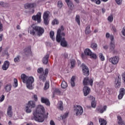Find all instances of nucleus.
I'll return each mask as SVG.
<instances>
[{"label": "nucleus", "instance_id": "nucleus-59", "mask_svg": "<svg viewBox=\"0 0 125 125\" xmlns=\"http://www.w3.org/2000/svg\"><path fill=\"white\" fill-rule=\"evenodd\" d=\"M50 125H55V123H54V121L53 120H51L50 122Z\"/></svg>", "mask_w": 125, "mask_h": 125}, {"label": "nucleus", "instance_id": "nucleus-45", "mask_svg": "<svg viewBox=\"0 0 125 125\" xmlns=\"http://www.w3.org/2000/svg\"><path fill=\"white\" fill-rule=\"evenodd\" d=\"M113 15H110L108 16V17L107 18V20L108 21H109V22H113Z\"/></svg>", "mask_w": 125, "mask_h": 125}, {"label": "nucleus", "instance_id": "nucleus-32", "mask_svg": "<svg viewBox=\"0 0 125 125\" xmlns=\"http://www.w3.org/2000/svg\"><path fill=\"white\" fill-rule=\"evenodd\" d=\"M76 112V116H81L83 113V110H77Z\"/></svg>", "mask_w": 125, "mask_h": 125}, {"label": "nucleus", "instance_id": "nucleus-23", "mask_svg": "<svg viewBox=\"0 0 125 125\" xmlns=\"http://www.w3.org/2000/svg\"><path fill=\"white\" fill-rule=\"evenodd\" d=\"M102 0L104 2H106V1H108V0ZM91 1H92V2H95L96 4H100L101 3V1L100 0H91Z\"/></svg>", "mask_w": 125, "mask_h": 125}, {"label": "nucleus", "instance_id": "nucleus-48", "mask_svg": "<svg viewBox=\"0 0 125 125\" xmlns=\"http://www.w3.org/2000/svg\"><path fill=\"white\" fill-rule=\"evenodd\" d=\"M44 23L45 25H47L48 24V22L47 21L48 18H43Z\"/></svg>", "mask_w": 125, "mask_h": 125}, {"label": "nucleus", "instance_id": "nucleus-40", "mask_svg": "<svg viewBox=\"0 0 125 125\" xmlns=\"http://www.w3.org/2000/svg\"><path fill=\"white\" fill-rule=\"evenodd\" d=\"M52 25H58V24H59V21L55 19L52 21Z\"/></svg>", "mask_w": 125, "mask_h": 125}, {"label": "nucleus", "instance_id": "nucleus-25", "mask_svg": "<svg viewBox=\"0 0 125 125\" xmlns=\"http://www.w3.org/2000/svg\"><path fill=\"white\" fill-rule=\"evenodd\" d=\"M91 33V31L90 30V25H88L85 29V33L86 35H88Z\"/></svg>", "mask_w": 125, "mask_h": 125}, {"label": "nucleus", "instance_id": "nucleus-43", "mask_svg": "<svg viewBox=\"0 0 125 125\" xmlns=\"http://www.w3.org/2000/svg\"><path fill=\"white\" fill-rule=\"evenodd\" d=\"M31 5H32V4H31V3H26L25 4H24V7L26 9H28L31 8Z\"/></svg>", "mask_w": 125, "mask_h": 125}, {"label": "nucleus", "instance_id": "nucleus-1", "mask_svg": "<svg viewBox=\"0 0 125 125\" xmlns=\"http://www.w3.org/2000/svg\"><path fill=\"white\" fill-rule=\"evenodd\" d=\"M64 31V26L62 25L60 28L58 29L57 36H56V41L58 42H60L61 45L63 47H66L67 45V42L65 40V33Z\"/></svg>", "mask_w": 125, "mask_h": 125}, {"label": "nucleus", "instance_id": "nucleus-46", "mask_svg": "<svg viewBox=\"0 0 125 125\" xmlns=\"http://www.w3.org/2000/svg\"><path fill=\"white\" fill-rule=\"evenodd\" d=\"M32 102L31 101H29L28 102V104H27V106H26V110H29V108H30V107H32Z\"/></svg>", "mask_w": 125, "mask_h": 125}, {"label": "nucleus", "instance_id": "nucleus-5", "mask_svg": "<svg viewBox=\"0 0 125 125\" xmlns=\"http://www.w3.org/2000/svg\"><path fill=\"white\" fill-rule=\"evenodd\" d=\"M32 35H37L39 37L41 36H42V34L44 33V29H43L42 27L38 26H32Z\"/></svg>", "mask_w": 125, "mask_h": 125}, {"label": "nucleus", "instance_id": "nucleus-29", "mask_svg": "<svg viewBox=\"0 0 125 125\" xmlns=\"http://www.w3.org/2000/svg\"><path fill=\"white\" fill-rule=\"evenodd\" d=\"M50 12L48 11L45 12L43 14V18H48Z\"/></svg>", "mask_w": 125, "mask_h": 125}, {"label": "nucleus", "instance_id": "nucleus-62", "mask_svg": "<svg viewBox=\"0 0 125 125\" xmlns=\"http://www.w3.org/2000/svg\"><path fill=\"white\" fill-rule=\"evenodd\" d=\"M98 113H100V114H103V113H104V110H98Z\"/></svg>", "mask_w": 125, "mask_h": 125}, {"label": "nucleus", "instance_id": "nucleus-24", "mask_svg": "<svg viewBox=\"0 0 125 125\" xmlns=\"http://www.w3.org/2000/svg\"><path fill=\"white\" fill-rule=\"evenodd\" d=\"M115 42H110V45L109 47L110 51H114V50H115Z\"/></svg>", "mask_w": 125, "mask_h": 125}, {"label": "nucleus", "instance_id": "nucleus-14", "mask_svg": "<svg viewBox=\"0 0 125 125\" xmlns=\"http://www.w3.org/2000/svg\"><path fill=\"white\" fill-rule=\"evenodd\" d=\"M41 102L42 103H44L46 105H48V106H49L50 105V103L49 102V100H48V99L44 98V97L41 98Z\"/></svg>", "mask_w": 125, "mask_h": 125}, {"label": "nucleus", "instance_id": "nucleus-34", "mask_svg": "<svg viewBox=\"0 0 125 125\" xmlns=\"http://www.w3.org/2000/svg\"><path fill=\"white\" fill-rule=\"evenodd\" d=\"M57 6H58V8H59L60 9H61V8H62V7H63V3L62 2V1H59L58 2Z\"/></svg>", "mask_w": 125, "mask_h": 125}, {"label": "nucleus", "instance_id": "nucleus-61", "mask_svg": "<svg viewBox=\"0 0 125 125\" xmlns=\"http://www.w3.org/2000/svg\"><path fill=\"white\" fill-rule=\"evenodd\" d=\"M2 38H3V34H0V42H1V41H2Z\"/></svg>", "mask_w": 125, "mask_h": 125}, {"label": "nucleus", "instance_id": "nucleus-54", "mask_svg": "<svg viewBox=\"0 0 125 125\" xmlns=\"http://www.w3.org/2000/svg\"><path fill=\"white\" fill-rule=\"evenodd\" d=\"M110 39L111 42H114V36L110 35Z\"/></svg>", "mask_w": 125, "mask_h": 125}, {"label": "nucleus", "instance_id": "nucleus-51", "mask_svg": "<svg viewBox=\"0 0 125 125\" xmlns=\"http://www.w3.org/2000/svg\"><path fill=\"white\" fill-rule=\"evenodd\" d=\"M122 80L124 81V83L125 84V72L122 75Z\"/></svg>", "mask_w": 125, "mask_h": 125}, {"label": "nucleus", "instance_id": "nucleus-7", "mask_svg": "<svg viewBox=\"0 0 125 125\" xmlns=\"http://www.w3.org/2000/svg\"><path fill=\"white\" fill-rule=\"evenodd\" d=\"M83 84L84 85H88V84H89L92 86V85L93 84V79L88 77L85 78L83 81Z\"/></svg>", "mask_w": 125, "mask_h": 125}, {"label": "nucleus", "instance_id": "nucleus-57", "mask_svg": "<svg viewBox=\"0 0 125 125\" xmlns=\"http://www.w3.org/2000/svg\"><path fill=\"white\" fill-rule=\"evenodd\" d=\"M0 5L2 6V7H4V5H5V4L3 1H0Z\"/></svg>", "mask_w": 125, "mask_h": 125}, {"label": "nucleus", "instance_id": "nucleus-49", "mask_svg": "<svg viewBox=\"0 0 125 125\" xmlns=\"http://www.w3.org/2000/svg\"><path fill=\"white\" fill-rule=\"evenodd\" d=\"M5 98V97L4 96V95H2L0 97V102H2V101H3V100H4V98Z\"/></svg>", "mask_w": 125, "mask_h": 125}, {"label": "nucleus", "instance_id": "nucleus-17", "mask_svg": "<svg viewBox=\"0 0 125 125\" xmlns=\"http://www.w3.org/2000/svg\"><path fill=\"white\" fill-rule=\"evenodd\" d=\"M117 124L119 125H125V122H124V120H123L121 116H117Z\"/></svg>", "mask_w": 125, "mask_h": 125}, {"label": "nucleus", "instance_id": "nucleus-11", "mask_svg": "<svg viewBox=\"0 0 125 125\" xmlns=\"http://www.w3.org/2000/svg\"><path fill=\"white\" fill-rule=\"evenodd\" d=\"M119 60H120V59L118 57H117V56L110 58L109 59V62H111L114 65H116V64H118V63H119Z\"/></svg>", "mask_w": 125, "mask_h": 125}, {"label": "nucleus", "instance_id": "nucleus-44", "mask_svg": "<svg viewBox=\"0 0 125 125\" xmlns=\"http://www.w3.org/2000/svg\"><path fill=\"white\" fill-rule=\"evenodd\" d=\"M37 110H44V107L42 105H39L37 107Z\"/></svg>", "mask_w": 125, "mask_h": 125}, {"label": "nucleus", "instance_id": "nucleus-52", "mask_svg": "<svg viewBox=\"0 0 125 125\" xmlns=\"http://www.w3.org/2000/svg\"><path fill=\"white\" fill-rule=\"evenodd\" d=\"M115 1L117 3V4H122V2L123 1L122 0H115Z\"/></svg>", "mask_w": 125, "mask_h": 125}, {"label": "nucleus", "instance_id": "nucleus-38", "mask_svg": "<svg viewBox=\"0 0 125 125\" xmlns=\"http://www.w3.org/2000/svg\"><path fill=\"white\" fill-rule=\"evenodd\" d=\"M71 63V68H74L76 65V61L75 60H72L70 62Z\"/></svg>", "mask_w": 125, "mask_h": 125}, {"label": "nucleus", "instance_id": "nucleus-37", "mask_svg": "<svg viewBox=\"0 0 125 125\" xmlns=\"http://www.w3.org/2000/svg\"><path fill=\"white\" fill-rule=\"evenodd\" d=\"M7 114L10 118H11L13 115V113L12 110H9L7 111Z\"/></svg>", "mask_w": 125, "mask_h": 125}, {"label": "nucleus", "instance_id": "nucleus-56", "mask_svg": "<svg viewBox=\"0 0 125 125\" xmlns=\"http://www.w3.org/2000/svg\"><path fill=\"white\" fill-rule=\"evenodd\" d=\"M33 99L35 101H38V96L37 95H34Z\"/></svg>", "mask_w": 125, "mask_h": 125}, {"label": "nucleus", "instance_id": "nucleus-27", "mask_svg": "<svg viewBox=\"0 0 125 125\" xmlns=\"http://www.w3.org/2000/svg\"><path fill=\"white\" fill-rule=\"evenodd\" d=\"M68 116H69L68 111L64 113L63 115H61V118H62V120H65V119H67V118H68Z\"/></svg>", "mask_w": 125, "mask_h": 125}, {"label": "nucleus", "instance_id": "nucleus-18", "mask_svg": "<svg viewBox=\"0 0 125 125\" xmlns=\"http://www.w3.org/2000/svg\"><path fill=\"white\" fill-rule=\"evenodd\" d=\"M48 58H49V54H47L43 58L42 63L43 64H46L48 63Z\"/></svg>", "mask_w": 125, "mask_h": 125}, {"label": "nucleus", "instance_id": "nucleus-13", "mask_svg": "<svg viewBox=\"0 0 125 125\" xmlns=\"http://www.w3.org/2000/svg\"><path fill=\"white\" fill-rule=\"evenodd\" d=\"M9 65H10V63H9V62H8V61H5L2 66V70H3L4 71H6V70H7L8 68H9Z\"/></svg>", "mask_w": 125, "mask_h": 125}, {"label": "nucleus", "instance_id": "nucleus-53", "mask_svg": "<svg viewBox=\"0 0 125 125\" xmlns=\"http://www.w3.org/2000/svg\"><path fill=\"white\" fill-rule=\"evenodd\" d=\"M55 92L58 93V94H60V93L61 92V91H60V90L59 89L56 88L55 89Z\"/></svg>", "mask_w": 125, "mask_h": 125}, {"label": "nucleus", "instance_id": "nucleus-58", "mask_svg": "<svg viewBox=\"0 0 125 125\" xmlns=\"http://www.w3.org/2000/svg\"><path fill=\"white\" fill-rule=\"evenodd\" d=\"M105 36H106V39H109V38H110V37H111V35H110V33H107L105 34Z\"/></svg>", "mask_w": 125, "mask_h": 125}, {"label": "nucleus", "instance_id": "nucleus-35", "mask_svg": "<svg viewBox=\"0 0 125 125\" xmlns=\"http://www.w3.org/2000/svg\"><path fill=\"white\" fill-rule=\"evenodd\" d=\"M13 86H14V87H17L18 86V80H17V79L15 78L14 79Z\"/></svg>", "mask_w": 125, "mask_h": 125}, {"label": "nucleus", "instance_id": "nucleus-28", "mask_svg": "<svg viewBox=\"0 0 125 125\" xmlns=\"http://www.w3.org/2000/svg\"><path fill=\"white\" fill-rule=\"evenodd\" d=\"M61 86L62 88H66V87L68 86V84H67V83L65 81H62L61 84Z\"/></svg>", "mask_w": 125, "mask_h": 125}, {"label": "nucleus", "instance_id": "nucleus-16", "mask_svg": "<svg viewBox=\"0 0 125 125\" xmlns=\"http://www.w3.org/2000/svg\"><path fill=\"white\" fill-rule=\"evenodd\" d=\"M11 87H12V86L10 83H6L4 85V89L6 92H9L11 90Z\"/></svg>", "mask_w": 125, "mask_h": 125}, {"label": "nucleus", "instance_id": "nucleus-9", "mask_svg": "<svg viewBox=\"0 0 125 125\" xmlns=\"http://www.w3.org/2000/svg\"><path fill=\"white\" fill-rule=\"evenodd\" d=\"M121 84V77L118 76L117 78H115L114 82V86L115 88H120Z\"/></svg>", "mask_w": 125, "mask_h": 125}, {"label": "nucleus", "instance_id": "nucleus-63", "mask_svg": "<svg viewBox=\"0 0 125 125\" xmlns=\"http://www.w3.org/2000/svg\"><path fill=\"white\" fill-rule=\"evenodd\" d=\"M63 57H64V58H65V59L68 58V54H67V53H64V54H63Z\"/></svg>", "mask_w": 125, "mask_h": 125}, {"label": "nucleus", "instance_id": "nucleus-2", "mask_svg": "<svg viewBox=\"0 0 125 125\" xmlns=\"http://www.w3.org/2000/svg\"><path fill=\"white\" fill-rule=\"evenodd\" d=\"M33 115L35 121L39 122L40 123H42L44 122V119L47 118L48 112H46L45 114V110H36L35 112L33 113Z\"/></svg>", "mask_w": 125, "mask_h": 125}, {"label": "nucleus", "instance_id": "nucleus-15", "mask_svg": "<svg viewBox=\"0 0 125 125\" xmlns=\"http://www.w3.org/2000/svg\"><path fill=\"white\" fill-rule=\"evenodd\" d=\"M65 2H66L68 7L71 9V10H73L74 9V4L73 2L70 0H65Z\"/></svg>", "mask_w": 125, "mask_h": 125}, {"label": "nucleus", "instance_id": "nucleus-64", "mask_svg": "<svg viewBox=\"0 0 125 125\" xmlns=\"http://www.w3.org/2000/svg\"><path fill=\"white\" fill-rule=\"evenodd\" d=\"M104 49H105V50L108 49V45H105L104 46Z\"/></svg>", "mask_w": 125, "mask_h": 125}, {"label": "nucleus", "instance_id": "nucleus-19", "mask_svg": "<svg viewBox=\"0 0 125 125\" xmlns=\"http://www.w3.org/2000/svg\"><path fill=\"white\" fill-rule=\"evenodd\" d=\"M90 98L92 100L91 106L92 108H95L96 107V103H95V98L93 96H90Z\"/></svg>", "mask_w": 125, "mask_h": 125}, {"label": "nucleus", "instance_id": "nucleus-42", "mask_svg": "<svg viewBox=\"0 0 125 125\" xmlns=\"http://www.w3.org/2000/svg\"><path fill=\"white\" fill-rule=\"evenodd\" d=\"M120 94H122L123 95H125V89L124 88H121L120 89Z\"/></svg>", "mask_w": 125, "mask_h": 125}, {"label": "nucleus", "instance_id": "nucleus-60", "mask_svg": "<svg viewBox=\"0 0 125 125\" xmlns=\"http://www.w3.org/2000/svg\"><path fill=\"white\" fill-rule=\"evenodd\" d=\"M35 107H36V103L34 102H32V107L35 108Z\"/></svg>", "mask_w": 125, "mask_h": 125}, {"label": "nucleus", "instance_id": "nucleus-3", "mask_svg": "<svg viewBox=\"0 0 125 125\" xmlns=\"http://www.w3.org/2000/svg\"><path fill=\"white\" fill-rule=\"evenodd\" d=\"M21 79L23 83H26L28 89H32V77L27 76V75L22 74L21 75Z\"/></svg>", "mask_w": 125, "mask_h": 125}, {"label": "nucleus", "instance_id": "nucleus-50", "mask_svg": "<svg viewBox=\"0 0 125 125\" xmlns=\"http://www.w3.org/2000/svg\"><path fill=\"white\" fill-rule=\"evenodd\" d=\"M123 97H124V95L119 93V95H118V99H119V100H121V99H123Z\"/></svg>", "mask_w": 125, "mask_h": 125}, {"label": "nucleus", "instance_id": "nucleus-39", "mask_svg": "<svg viewBox=\"0 0 125 125\" xmlns=\"http://www.w3.org/2000/svg\"><path fill=\"white\" fill-rule=\"evenodd\" d=\"M54 36V31H51L50 32V37L51 38V39L52 40V41H54V40H55V39L54 38H53V37Z\"/></svg>", "mask_w": 125, "mask_h": 125}, {"label": "nucleus", "instance_id": "nucleus-30", "mask_svg": "<svg viewBox=\"0 0 125 125\" xmlns=\"http://www.w3.org/2000/svg\"><path fill=\"white\" fill-rule=\"evenodd\" d=\"M99 57L101 61H104L105 60V57H104V55H103L102 53H100L99 54Z\"/></svg>", "mask_w": 125, "mask_h": 125}, {"label": "nucleus", "instance_id": "nucleus-10", "mask_svg": "<svg viewBox=\"0 0 125 125\" xmlns=\"http://www.w3.org/2000/svg\"><path fill=\"white\" fill-rule=\"evenodd\" d=\"M82 71L83 75L85 76H88L89 75V70L88 67L84 64L82 65Z\"/></svg>", "mask_w": 125, "mask_h": 125}, {"label": "nucleus", "instance_id": "nucleus-21", "mask_svg": "<svg viewBox=\"0 0 125 125\" xmlns=\"http://www.w3.org/2000/svg\"><path fill=\"white\" fill-rule=\"evenodd\" d=\"M99 122L100 124V125H107V121L105 120L103 118H99Z\"/></svg>", "mask_w": 125, "mask_h": 125}, {"label": "nucleus", "instance_id": "nucleus-41", "mask_svg": "<svg viewBox=\"0 0 125 125\" xmlns=\"http://www.w3.org/2000/svg\"><path fill=\"white\" fill-rule=\"evenodd\" d=\"M48 88H49V83L48 82H47L45 83V86L44 87V90H46Z\"/></svg>", "mask_w": 125, "mask_h": 125}, {"label": "nucleus", "instance_id": "nucleus-20", "mask_svg": "<svg viewBox=\"0 0 125 125\" xmlns=\"http://www.w3.org/2000/svg\"><path fill=\"white\" fill-rule=\"evenodd\" d=\"M23 52L25 55H28L31 52V46H29L23 50Z\"/></svg>", "mask_w": 125, "mask_h": 125}, {"label": "nucleus", "instance_id": "nucleus-47", "mask_svg": "<svg viewBox=\"0 0 125 125\" xmlns=\"http://www.w3.org/2000/svg\"><path fill=\"white\" fill-rule=\"evenodd\" d=\"M14 61L16 63L19 62L20 61V57H19V56H17L14 59Z\"/></svg>", "mask_w": 125, "mask_h": 125}, {"label": "nucleus", "instance_id": "nucleus-33", "mask_svg": "<svg viewBox=\"0 0 125 125\" xmlns=\"http://www.w3.org/2000/svg\"><path fill=\"white\" fill-rule=\"evenodd\" d=\"M91 47L94 50H96L97 49V44L96 43H93L91 44Z\"/></svg>", "mask_w": 125, "mask_h": 125}, {"label": "nucleus", "instance_id": "nucleus-55", "mask_svg": "<svg viewBox=\"0 0 125 125\" xmlns=\"http://www.w3.org/2000/svg\"><path fill=\"white\" fill-rule=\"evenodd\" d=\"M3 31V26L2 25V23L0 24V32H2Z\"/></svg>", "mask_w": 125, "mask_h": 125}, {"label": "nucleus", "instance_id": "nucleus-26", "mask_svg": "<svg viewBox=\"0 0 125 125\" xmlns=\"http://www.w3.org/2000/svg\"><path fill=\"white\" fill-rule=\"evenodd\" d=\"M58 109L63 110V102L62 101L59 102L58 104Z\"/></svg>", "mask_w": 125, "mask_h": 125}, {"label": "nucleus", "instance_id": "nucleus-6", "mask_svg": "<svg viewBox=\"0 0 125 125\" xmlns=\"http://www.w3.org/2000/svg\"><path fill=\"white\" fill-rule=\"evenodd\" d=\"M84 53L85 55L90 56V58L92 59H97V55L96 54L92 53L91 50L88 48H86L84 50Z\"/></svg>", "mask_w": 125, "mask_h": 125}, {"label": "nucleus", "instance_id": "nucleus-31", "mask_svg": "<svg viewBox=\"0 0 125 125\" xmlns=\"http://www.w3.org/2000/svg\"><path fill=\"white\" fill-rule=\"evenodd\" d=\"M74 110H83V107L81 106V105H74Z\"/></svg>", "mask_w": 125, "mask_h": 125}, {"label": "nucleus", "instance_id": "nucleus-4", "mask_svg": "<svg viewBox=\"0 0 125 125\" xmlns=\"http://www.w3.org/2000/svg\"><path fill=\"white\" fill-rule=\"evenodd\" d=\"M37 72L39 73V74H41L40 76H39L40 81L45 82V80H46V77H47V75H48V69L46 68L44 72L43 68L40 67L38 69Z\"/></svg>", "mask_w": 125, "mask_h": 125}, {"label": "nucleus", "instance_id": "nucleus-8", "mask_svg": "<svg viewBox=\"0 0 125 125\" xmlns=\"http://www.w3.org/2000/svg\"><path fill=\"white\" fill-rule=\"evenodd\" d=\"M32 19L34 21H37L38 23H41L42 22V13L38 12L36 15L33 16Z\"/></svg>", "mask_w": 125, "mask_h": 125}, {"label": "nucleus", "instance_id": "nucleus-36", "mask_svg": "<svg viewBox=\"0 0 125 125\" xmlns=\"http://www.w3.org/2000/svg\"><path fill=\"white\" fill-rule=\"evenodd\" d=\"M76 21L78 23V25H81V21H80V18L79 15H77L76 16Z\"/></svg>", "mask_w": 125, "mask_h": 125}, {"label": "nucleus", "instance_id": "nucleus-12", "mask_svg": "<svg viewBox=\"0 0 125 125\" xmlns=\"http://www.w3.org/2000/svg\"><path fill=\"white\" fill-rule=\"evenodd\" d=\"M83 93L84 96H87L90 93V88L88 86H84L83 88Z\"/></svg>", "mask_w": 125, "mask_h": 125}, {"label": "nucleus", "instance_id": "nucleus-22", "mask_svg": "<svg viewBox=\"0 0 125 125\" xmlns=\"http://www.w3.org/2000/svg\"><path fill=\"white\" fill-rule=\"evenodd\" d=\"M75 81H76V77L75 76H73L71 79V81H70V83H71V86H75V85H76V83H75Z\"/></svg>", "mask_w": 125, "mask_h": 125}]
</instances>
